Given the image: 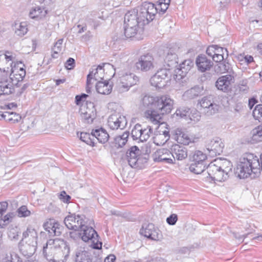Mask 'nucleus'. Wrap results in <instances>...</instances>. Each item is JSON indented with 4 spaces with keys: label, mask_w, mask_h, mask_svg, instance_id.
Segmentation results:
<instances>
[{
    "label": "nucleus",
    "mask_w": 262,
    "mask_h": 262,
    "mask_svg": "<svg viewBox=\"0 0 262 262\" xmlns=\"http://www.w3.org/2000/svg\"><path fill=\"white\" fill-rule=\"evenodd\" d=\"M171 149L174 158V161L177 160H183L187 157V150L186 147L178 144H174L172 146Z\"/></svg>",
    "instance_id": "obj_26"
},
{
    "label": "nucleus",
    "mask_w": 262,
    "mask_h": 262,
    "mask_svg": "<svg viewBox=\"0 0 262 262\" xmlns=\"http://www.w3.org/2000/svg\"><path fill=\"white\" fill-rule=\"evenodd\" d=\"M18 215L19 217H27L30 215L31 212L29 210L26 206H22L17 211Z\"/></svg>",
    "instance_id": "obj_54"
},
{
    "label": "nucleus",
    "mask_w": 262,
    "mask_h": 262,
    "mask_svg": "<svg viewBox=\"0 0 262 262\" xmlns=\"http://www.w3.org/2000/svg\"><path fill=\"white\" fill-rule=\"evenodd\" d=\"M203 87L196 85L186 91L183 94L184 100L194 99L203 94Z\"/></svg>",
    "instance_id": "obj_27"
},
{
    "label": "nucleus",
    "mask_w": 262,
    "mask_h": 262,
    "mask_svg": "<svg viewBox=\"0 0 262 262\" xmlns=\"http://www.w3.org/2000/svg\"><path fill=\"white\" fill-rule=\"evenodd\" d=\"M127 121L125 116L120 113H114L109 116L107 120L108 126L112 129H123L125 127Z\"/></svg>",
    "instance_id": "obj_13"
},
{
    "label": "nucleus",
    "mask_w": 262,
    "mask_h": 262,
    "mask_svg": "<svg viewBox=\"0 0 262 262\" xmlns=\"http://www.w3.org/2000/svg\"><path fill=\"white\" fill-rule=\"evenodd\" d=\"M47 14V10L40 7H35L29 13L31 18L41 19Z\"/></svg>",
    "instance_id": "obj_32"
},
{
    "label": "nucleus",
    "mask_w": 262,
    "mask_h": 262,
    "mask_svg": "<svg viewBox=\"0 0 262 262\" xmlns=\"http://www.w3.org/2000/svg\"><path fill=\"white\" fill-rule=\"evenodd\" d=\"M152 128L150 126H147L146 128L142 127V130L141 133V142L147 141L152 133Z\"/></svg>",
    "instance_id": "obj_50"
},
{
    "label": "nucleus",
    "mask_w": 262,
    "mask_h": 262,
    "mask_svg": "<svg viewBox=\"0 0 262 262\" xmlns=\"http://www.w3.org/2000/svg\"><path fill=\"white\" fill-rule=\"evenodd\" d=\"M59 199L64 203H68L71 199V196L67 194L64 191H62L60 194Z\"/></svg>",
    "instance_id": "obj_62"
},
{
    "label": "nucleus",
    "mask_w": 262,
    "mask_h": 262,
    "mask_svg": "<svg viewBox=\"0 0 262 262\" xmlns=\"http://www.w3.org/2000/svg\"><path fill=\"white\" fill-rule=\"evenodd\" d=\"M217 45H212L209 46L206 50V54L210 57H212L213 60V57L215 54Z\"/></svg>",
    "instance_id": "obj_58"
},
{
    "label": "nucleus",
    "mask_w": 262,
    "mask_h": 262,
    "mask_svg": "<svg viewBox=\"0 0 262 262\" xmlns=\"http://www.w3.org/2000/svg\"><path fill=\"white\" fill-rule=\"evenodd\" d=\"M188 117L190 120L193 121L194 122H198L200 120L201 118L200 113L196 110H192L190 112H189Z\"/></svg>",
    "instance_id": "obj_56"
},
{
    "label": "nucleus",
    "mask_w": 262,
    "mask_h": 262,
    "mask_svg": "<svg viewBox=\"0 0 262 262\" xmlns=\"http://www.w3.org/2000/svg\"><path fill=\"white\" fill-rule=\"evenodd\" d=\"M65 67L69 70L73 69L75 67V60L72 58H69L65 63Z\"/></svg>",
    "instance_id": "obj_63"
},
{
    "label": "nucleus",
    "mask_w": 262,
    "mask_h": 262,
    "mask_svg": "<svg viewBox=\"0 0 262 262\" xmlns=\"http://www.w3.org/2000/svg\"><path fill=\"white\" fill-rule=\"evenodd\" d=\"M93 225L94 221L89 219L88 223L83 224L80 228L81 239L84 242L90 241L93 249H100L102 244L99 241L98 234L92 226Z\"/></svg>",
    "instance_id": "obj_3"
},
{
    "label": "nucleus",
    "mask_w": 262,
    "mask_h": 262,
    "mask_svg": "<svg viewBox=\"0 0 262 262\" xmlns=\"http://www.w3.org/2000/svg\"><path fill=\"white\" fill-rule=\"evenodd\" d=\"M24 64L21 62L14 63L13 68H11V72L9 78L13 83L16 86H19V83L22 82L26 76V70L24 68Z\"/></svg>",
    "instance_id": "obj_10"
},
{
    "label": "nucleus",
    "mask_w": 262,
    "mask_h": 262,
    "mask_svg": "<svg viewBox=\"0 0 262 262\" xmlns=\"http://www.w3.org/2000/svg\"><path fill=\"white\" fill-rule=\"evenodd\" d=\"M140 233L147 238L154 241L159 240L161 236L159 230L151 223L146 225L145 227L143 226L140 230Z\"/></svg>",
    "instance_id": "obj_19"
},
{
    "label": "nucleus",
    "mask_w": 262,
    "mask_h": 262,
    "mask_svg": "<svg viewBox=\"0 0 262 262\" xmlns=\"http://www.w3.org/2000/svg\"><path fill=\"white\" fill-rule=\"evenodd\" d=\"M69 238L75 241L81 239L80 229L78 230H73V231L69 232Z\"/></svg>",
    "instance_id": "obj_55"
},
{
    "label": "nucleus",
    "mask_w": 262,
    "mask_h": 262,
    "mask_svg": "<svg viewBox=\"0 0 262 262\" xmlns=\"http://www.w3.org/2000/svg\"><path fill=\"white\" fill-rule=\"evenodd\" d=\"M171 72L169 70L166 69H160L151 77L150 82L151 85L157 88H162L165 86L167 83L171 80Z\"/></svg>",
    "instance_id": "obj_6"
},
{
    "label": "nucleus",
    "mask_w": 262,
    "mask_h": 262,
    "mask_svg": "<svg viewBox=\"0 0 262 262\" xmlns=\"http://www.w3.org/2000/svg\"><path fill=\"white\" fill-rule=\"evenodd\" d=\"M253 116L256 117L257 119L262 120V104L257 105L253 112Z\"/></svg>",
    "instance_id": "obj_57"
},
{
    "label": "nucleus",
    "mask_w": 262,
    "mask_h": 262,
    "mask_svg": "<svg viewBox=\"0 0 262 262\" xmlns=\"http://www.w3.org/2000/svg\"><path fill=\"white\" fill-rule=\"evenodd\" d=\"M178 221V216L176 214H172L166 219L167 223L170 225H174Z\"/></svg>",
    "instance_id": "obj_59"
},
{
    "label": "nucleus",
    "mask_w": 262,
    "mask_h": 262,
    "mask_svg": "<svg viewBox=\"0 0 262 262\" xmlns=\"http://www.w3.org/2000/svg\"><path fill=\"white\" fill-rule=\"evenodd\" d=\"M91 108L84 106L81 108V116L87 123H92L96 116L93 103H90Z\"/></svg>",
    "instance_id": "obj_24"
},
{
    "label": "nucleus",
    "mask_w": 262,
    "mask_h": 262,
    "mask_svg": "<svg viewBox=\"0 0 262 262\" xmlns=\"http://www.w3.org/2000/svg\"><path fill=\"white\" fill-rule=\"evenodd\" d=\"M43 227L50 236H59L63 230L62 226L53 219L48 220L43 224Z\"/></svg>",
    "instance_id": "obj_16"
},
{
    "label": "nucleus",
    "mask_w": 262,
    "mask_h": 262,
    "mask_svg": "<svg viewBox=\"0 0 262 262\" xmlns=\"http://www.w3.org/2000/svg\"><path fill=\"white\" fill-rule=\"evenodd\" d=\"M140 26L124 25V34L126 38H129L134 37L137 33L138 29Z\"/></svg>",
    "instance_id": "obj_34"
},
{
    "label": "nucleus",
    "mask_w": 262,
    "mask_h": 262,
    "mask_svg": "<svg viewBox=\"0 0 262 262\" xmlns=\"http://www.w3.org/2000/svg\"><path fill=\"white\" fill-rule=\"evenodd\" d=\"M88 95L86 94H82L80 95H77L75 97V103L77 105H79L81 102L84 101Z\"/></svg>",
    "instance_id": "obj_60"
},
{
    "label": "nucleus",
    "mask_w": 262,
    "mask_h": 262,
    "mask_svg": "<svg viewBox=\"0 0 262 262\" xmlns=\"http://www.w3.org/2000/svg\"><path fill=\"white\" fill-rule=\"evenodd\" d=\"M89 219L84 215L71 214L67 216L64 220L66 226L69 229L78 230L83 226V224H88Z\"/></svg>",
    "instance_id": "obj_8"
},
{
    "label": "nucleus",
    "mask_w": 262,
    "mask_h": 262,
    "mask_svg": "<svg viewBox=\"0 0 262 262\" xmlns=\"http://www.w3.org/2000/svg\"><path fill=\"white\" fill-rule=\"evenodd\" d=\"M226 53V58L228 56V51L227 49L217 45L215 54L213 57V61L215 62L222 61L225 59L224 55Z\"/></svg>",
    "instance_id": "obj_35"
},
{
    "label": "nucleus",
    "mask_w": 262,
    "mask_h": 262,
    "mask_svg": "<svg viewBox=\"0 0 262 262\" xmlns=\"http://www.w3.org/2000/svg\"><path fill=\"white\" fill-rule=\"evenodd\" d=\"M76 262H91L90 253L86 251H79L76 253L75 257Z\"/></svg>",
    "instance_id": "obj_42"
},
{
    "label": "nucleus",
    "mask_w": 262,
    "mask_h": 262,
    "mask_svg": "<svg viewBox=\"0 0 262 262\" xmlns=\"http://www.w3.org/2000/svg\"><path fill=\"white\" fill-rule=\"evenodd\" d=\"M23 236L26 242L37 246V233L33 228H28L23 233Z\"/></svg>",
    "instance_id": "obj_28"
},
{
    "label": "nucleus",
    "mask_w": 262,
    "mask_h": 262,
    "mask_svg": "<svg viewBox=\"0 0 262 262\" xmlns=\"http://www.w3.org/2000/svg\"><path fill=\"white\" fill-rule=\"evenodd\" d=\"M14 30L16 35L20 37L23 36L28 31L27 23L26 22L16 23L14 26Z\"/></svg>",
    "instance_id": "obj_36"
},
{
    "label": "nucleus",
    "mask_w": 262,
    "mask_h": 262,
    "mask_svg": "<svg viewBox=\"0 0 262 262\" xmlns=\"http://www.w3.org/2000/svg\"><path fill=\"white\" fill-rule=\"evenodd\" d=\"M235 74H228L219 77L215 82V86L217 90L228 93L232 90L235 80Z\"/></svg>",
    "instance_id": "obj_7"
},
{
    "label": "nucleus",
    "mask_w": 262,
    "mask_h": 262,
    "mask_svg": "<svg viewBox=\"0 0 262 262\" xmlns=\"http://www.w3.org/2000/svg\"><path fill=\"white\" fill-rule=\"evenodd\" d=\"M213 97L211 95L204 97L200 101L201 111L203 113L205 111V108H207L209 105L212 104L213 102Z\"/></svg>",
    "instance_id": "obj_45"
},
{
    "label": "nucleus",
    "mask_w": 262,
    "mask_h": 262,
    "mask_svg": "<svg viewBox=\"0 0 262 262\" xmlns=\"http://www.w3.org/2000/svg\"><path fill=\"white\" fill-rule=\"evenodd\" d=\"M154 161L157 162L173 164L174 162V158L170 150L162 148L157 150L154 156Z\"/></svg>",
    "instance_id": "obj_15"
},
{
    "label": "nucleus",
    "mask_w": 262,
    "mask_h": 262,
    "mask_svg": "<svg viewBox=\"0 0 262 262\" xmlns=\"http://www.w3.org/2000/svg\"><path fill=\"white\" fill-rule=\"evenodd\" d=\"M193 63L191 59L185 60L180 64L179 68L174 70L172 77L174 80H180L184 77L193 66Z\"/></svg>",
    "instance_id": "obj_18"
},
{
    "label": "nucleus",
    "mask_w": 262,
    "mask_h": 262,
    "mask_svg": "<svg viewBox=\"0 0 262 262\" xmlns=\"http://www.w3.org/2000/svg\"><path fill=\"white\" fill-rule=\"evenodd\" d=\"M170 3V0H159L158 5L156 6L157 12L159 11L160 13H164L167 10Z\"/></svg>",
    "instance_id": "obj_48"
},
{
    "label": "nucleus",
    "mask_w": 262,
    "mask_h": 262,
    "mask_svg": "<svg viewBox=\"0 0 262 262\" xmlns=\"http://www.w3.org/2000/svg\"><path fill=\"white\" fill-rule=\"evenodd\" d=\"M119 90L121 92L127 91L130 87L136 85L139 81V78L134 73H125L120 77Z\"/></svg>",
    "instance_id": "obj_9"
},
{
    "label": "nucleus",
    "mask_w": 262,
    "mask_h": 262,
    "mask_svg": "<svg viewBox=\"0 0 262 262\" xmlns=\"http://www.w3.org/2000/svg\"><path fill=\"white\" fill-rule=\"evenodd\" d=\"M140 150L136 146H132L126 152V156L128 164L134 167L137 166L139 161L138 156H139Z\"/></svg>",
    "instance_id": "obj_25"
},
{
    "label": "nucleus",
    "mask_w": 262,
    "mask_h": 262,
    "mask_svg": "<svg viewBox=\"0 0 262 262\" xmlns=\"http://www.w3.org/2000/svg\"><path fill=\"white\" fill-rule=\"evenodd\" d=\"M63 40V39H59L54 43V47L52 49L53 52L52 54V58H58V54L62 51Z\"/></svg>",
    "instance_id": "obj_47"
},
{
    "label": "nucleus",
    "mask_w": 262,
    "mask_h": 262,
    "mask_svg": "<svg viewBox=\"0 0 262 262\" xmlns=\"http://www.w3.org/2000/svg\"><path fill=\"white\" fill-rule=\"evenodd\" d=\"M154 60L152 56L149 53L141 55L135 63V67L141 72L149 71L154 68Z\"/></svg>",
    "instance_id": "obj_12"
},
{
    "label": "nucleus",
    "mask_w": 262,
    "mask_h": 262,
    "mask_svg": "<svg viewBox=\"0 0 262 262\" xmlns=\"http://www.w3.org/2000/svg\"><path fill=\"white\" fill-rule=\"evenodd\" d=\"M36 245L31 244L27 242H26L25 245H23L21 248V250L24 255L30 257L32 256L35 252L37 249Z\"/></svg>",
    "instance_id": "obj_37"
},
{
    "label": "nucleus",
    "mask_w": 262,
    "mask_h": 262,
    "mask_svg": "<svg viewBox=\"0 0 262 262\" xmlns=\"http://www.w3.org/2000/svg\"><path fill=\"white\" fill-rule=\"evenodd\" d=\"M21 119V117L16 113L13 112H5L4 120L11 123H17Z\"/></svg>",
    "instance_id": "obj_40"
},
{
    "label": "nucleus",
    "mask_w": 262,
    "mask_h": 262,
    "mask_svg": "<svg viewBox=\"0 0 262 262\" xmlns=\"http://www.w3.org/2000/svg\"><path fill=\"white\" fill-rule=\"evenodd\" d=\"M142 126L139 124H136L132 129L131 135L134 140L141 141Z\"/></svg>",
    "instance_id": "obj_51"
},
{
    "label": "nucleus",
    "mask_w": 262,
    "mask_h": 262,
    "mask_svg": "<svg viewBox=\"0 0 262 262\" xmlns=\"http://www.w3.org/2000/svg\"><path fill=\"white\" fill-rule=\"evenodd\" d=\"M138 13L141 25H145L155 18V15L157 13V9L154 4L145 2L140 7Z\"/></svg>",
    "instance_id": "obj_4"
},
{
    "label": "nucleus",
    "mask_w": 262,
    "mask_h": 262,
    "mask_svg": "<svg viewBox=\"0 0 262 262\" xmlns=\"http://www.w3.org/2000/svg\"><path fill=\"white\" fill-rule=\"evenodd\" d=\"M260 162L258 157L251 153H245L237 162L235 174L239 179H245L250 176L254 178L262 171V154Z\"/></svg>",
    "instance_id": "obj_2"
},
{
    "label": "nucleus",
    "mask_w": 262,
    "mask_h": 262,
    "mask_svg": "<svg viewBox=\"0 0 262 262\" xmlns=\"http://www.w3.org/2000/svg\"><path fill=\"white\" fill-rule=\"evenodd\" d=\"M93 35L91 31H87L85 34L81 37V40L82 41H88L92 37Z\"/></svg>",
    "instance_id": "obj_64"
},
{
    "label": "nucleus",
    "mask_w": 262,
    "mask_h": 262,
    "mask_svg": "<svg viewBox=\"0 0 262 262\" xmlns=\"http://www.w3.org/2000/svg\"><path fill=\"white\" fill-rule=\"evenodd\" d=\"M14 57L10 52L6 51L5 54L0 52V71L6 73L7 75L14 67Z\"/></svg>",
    "instance_id": "obj_14"
},
{
    "label": "nucleus",
    "mask_w": 262,
    "mask_h": 262,
    "mask_svg": "<svg viewBox=\"0 0 262 262\" xmlns=\"http://www.w3.org/2000/svg\"><path fill=\"white\" fill-rule=\"evenodd\" d=\"M93 135L94 139L102 144L105 143L110 137L106 130L102 127L93 129Z\"/></svg>",
    "instance_id": "obj_29"
},
{
    "label": "nucleus",
    "mask_w": 262,
    "mask_h": 262,
    "mask_svg": "<svg viewBox=\"0 0 262 262\" xmlns=\"http://www.w3.org/2000/svg\"><path fill=\"white\" fill-rule=\"evenodd\" d=\"M129 132H125L122 135L116 136L114 138L115 147L118 148L123 147L127 141Z\"/></svg>",
    "instance_id": "obj_33"
},
{
    "label": "nucleus",
    "mask_w": 262,
    "mask_h": 262,
    "mask_svg": "<svg viewBox=\"0 0 262 262\" xmlns=\"http://www.w3.org/2000/svg\"><path fill=\"white\" fill-rule=\"evenodd\" d=\"M195 64L199 71L205 72L209 70L213 66V62L205 55H199L195 60Z\"/></svg>",
    "instance_id": "obj_23"
},
{
    "label": "nucleus",
    "mask_w": 262,
    "mask_h": 262,
    "mask_svg": "<svg viewBox=\"0 0 262 262\" xmlns=\"http://www.w3.org/2000/svg\"><path fill=\"white\" fill-rule=\"evenodd\" d=\"M251 141L253 143L262 141V126H258L252 130Z\"/></svg>",
    "instance_id": "obj_43"
},
{
    "label": "nucleus",
    "mask_w": 262,
    "mask_h": 262,
    "mask_svg": "<svg viewBox=\"0 0 262 262\" xmlns=\"http://www.w3.org/2000/svg\"><path fill=\"white\" fill-rule=\"evenodd\" d=\"M177 141L181 144L187 145L191 142V138L187 133L181 132L177 135Z\"/></svg>",
    "instance_id": "obj_46"
},
{
    "label": "nucleus",
    "mask_w": 262,
    "mask_h": 262,
    "mask_svg": "<svg viewBox=\"0 0 262 262\" xmlns=\"http://www.w3.org/2000/svg\"><path fill=\"white\" fill-rule=\"evenodd\" d=\"M104 64L98 66L96 68H92L87 76L88 83L90 80L94 79L96 81H101L104 78Z\"/></svg>",
    "instance_id": "obj_22"
},
{
    "label": "nucleus",
    "mask_w": 262,
    "mask_h": 262,
    "mask_svg": "<svg viewBox=\"0 0 262 262\" xmlns=\"http://www.w3.org/2000/svg\"><path fill=\"white\" fill-rule=\"evenodd\" d=\"M124 25L142 26L141 21L139 19V16L138 13V10L133 9L128 11L125 15L124 18Z\"/></svg>",
    "instance_id": "obj_21"
},
{
    "label": "nucleus",
    "mask_w": 262,
    "mask_h": 262,
    "mask_svg": "<svg viewBox=\"0 0 262 262\" xmlns=\"http://www.w3.org/2000/svg\"><path fill=\"white\" fill-rule=\"evenodd\" d=\"M217 62L218 63L214 67V71L216 73L235 74L233 71L231 64L226 60Z\"/></svg>",
    "instance_id": "obj_30"
},
{
    "label": "nucleus",
    "mask_w": 262,
    "mask_h": 262,
    "mask_svg": "<svg viewBox=\"0 0 262 262\" xmlns=\"http://www.w3.org/2000/svg\"><path fill=\"white\" fill-rule=\"evenodd\" d=\"M219 108L220 106L213 101L207 108H205L204 114L208 116L213 115L218 112Z\"/></svg>",
    "instance_id": "obj_52"
},
{
    "label": "nucleus",
    "mask_w": 262,
    "mask_h": 262,
    "mask_svg": "<svg viewBox=\"0 0 262 262\" xmlns=\"http://www.w3.org/2000/svg\"><path fill=\"white\" fill-rule=\"evenodd\" d=\"M142 104L145 107L151 109L145 112V117L153 123L158 124L160 122L161 114L170 113L173 101L168 95L156 97L145 95L142 99Z\"/></svg>",
    "instance_id": "obj_1"
},
{
    "label": "nucleus",
    "mask_w": 262,
    "mask_h": 262,
    "mask_svg": "<svg viewBox=\"0 0 262 262\" xmlns=\"http://www.w3.org/2000/svg\"><path fill=\"white\" fill-rule=\"evenodd\" d=\"M190 109L188 107H183L177 109L174 115L180 117L181 118H186L188 116Z\"/></svg>",
    "instance_id": "obj_53"
},
{
    "label": "nucleus",
    "mask_w": 262,
    "mask_h": 262,
    "mask_svg": "<svg viewBox=\"0 0 262 262\" xmlns=\"http://www.w3.org/2000/svg\"><path fill=\"white\" fill-rule=\"evenodd\" d=\"M64 244L63 241L59 238L50 239L48 240L42 249V253L44 257L49 261L55 262L52 255H50L47 251L49 249V252L52 253L55 250L60 249L61 246Z\"/></svg>",
    "instance_id": "obj_11"
},
{
    "label": "nucleus",
    "mask_w": 262,
    "mask_h": 262,
    "mask_svg": "<svg viewBox=\"0 0 262 262\" xmlns=\"http://www.w3.org/2000/svg\"><path fill=\"white\" fill-rule=\"evenodd\" d=\"M3 262H23L21 258L15 253L11 254L10 259H5Z\"/></svg>",
    "instance_id": "obj_61"
},
{
    "label": "nucleus",
    "mask_w": 262,
    "mask_h": 262,
    "mask_svg": "<svg viewBox=\"0 0 262 262\" xmlns=\"http://www.w3.org/2000/svg\"><path fill=\"white\" fill-rule=\"evenodd\" d=\"M205 168V163H203L202 162H191V163L189 166V170L191 172L195 173V174H200L203 172Z\"/></svg>",
    "instance_id": "obj_41"
},
{
    "label": "nucleus",
    "mask_w": 262,
    "mask_h": 262,
    "mask_svg": "<svg viewBox=\"0 0 262 262\" xmlns=\"http://www.w3.org/2000/svg\"><path fill=\"white\" fill-rule=\"evenodd\" d=\"M15 86L9 77L3 76L0 78V95H9L14 92Z\"/></svg>",
    "instance_id": "obj_20"
},
{
    "label": "nucleus",
    "mask_w": 262,
    "mask_h": 262,
    "mask_svg": "<svg viewBox=\"0 0 262 262\" xmlns=\"http://www.w3.org/2000/svg\"><path fill=\"white\" fill-rule=\"evenodd\" d=\"M178 56L177 55L169 50L165 58V62L167 63L168 67H173L176 63H178Z\"/></svg>",
    "instance_id": "obj_39"
},
{
    "label": "nucleus",
    "mask_w": 262,
    "mask_h": 262,
    "mask_svg": "<svg viewBox=\"0 0 262 262\" xmlns=\"http://www.w3.org/2000/svg\"><path fill=\"white\" fill-rule=\"evenodd\" d=\"M223 166H219L212 163L208 165L207 168V173L212 180L224 182L229 178V173L231 171V168L227 166L223 168Z\"/></svg>",
    "instance_id": "obj_5"
},
{
    "label": "nucleus",
    "mask_w": 262,
    "mask_h": 262,
    "mask_svg": "<svg viewBox=\"0 0 262 262\" xmlns=\"http://www.w3.org/2000/svg\"><path fill=\"white\" fill-rule=\"evenodd\" d=\"M15 216L14 212H9L4 216H2V219L0 220V228H4L6 226L8 225L11 223L13 218Z\"/></svg>",
    "instance_id": "obj_44"
},
{
    "label": "nucleus",
    "mask_w": 262,
    "mask_h": 262,
    "mask_svg": "<svg viewBox=\"0 0 262 262\" xmlns=\"http://www.w3.org/2000/svg\"><path fill=\"white\" fill-rule=\"evenodd\" d=\"M224 144L221 139L215 137L206 144V148L212 156L221 155L223 152Z\"/></svg>",
    "instance_id": "obj_17"
},
{
    "label": "nucleus",
    "mask_w": 262,
    "mask_h": 262,
    "mask_svg": "<svg viewBox=\"0 0 262 262\" xmlns=\"http://www.w3.org/2000/svg\"><path fill=\"white\" fill-rule=\"evenodd\" d=\"M97 92L101 94L107 95L111 93L112 86L109 84L108 81L105 80L104 81H99L96 84Z\"/></svg>",
    "instance_id": "obj_31"
},
{
    "label": "nucleus",
    "mask_w": 262,
    "mask_h": 262,
    "mask_svg": "<svg viewBox=\"0 0 262 262\" xmlns=\"http://www.w3.org/2000/svg\"><path fill=\"white\" fill-rule=\"evenodd\" d=\"M93 135V130L91 134L82 132L80 133L79 138L82 141L85 142L88 145L94 146L96 143L95 139Z\"/></svg>",
    "instance_id": "obj_38"
},
{
    "label": "nucleus",
    "mask_w": 262,
    "mask_h": 262,
    "mask_svg": "<svg viewBox=\"0 0 262 262\" xmlns=\"http://www.w3.org/2000/svg\"><path fill=\"white\" fill-rule=\"evenodd\" d=\"M207 159L206 154L200 150L195 151L192 157L191 162L197 163H205V160Z\"/></svg>",
    "instance_id": "obj_49"
}]
</instances>
